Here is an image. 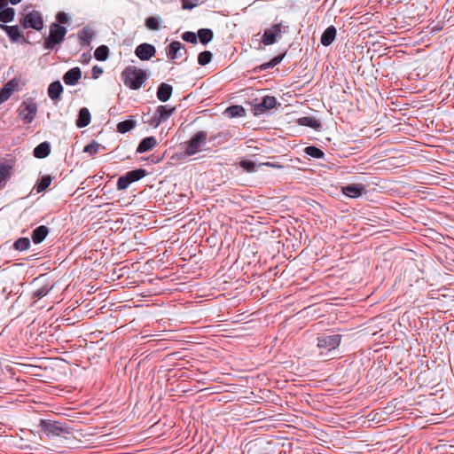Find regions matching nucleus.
Here are the masks:
<instances>
[{"mask_svg": "<svg viewBox=\"0 0 454 454\" xmlns=\"http://www.w3.org/2000/svg\"><path fill=\"white\" fill-rule=\"evenodd\" d=\"M74 371H76V368L73 369L65 358L59 356V415L63 414L61 411L63 408L60 406L64 404V402L72 404L77 401L80 393L77 388L60 383V381L63 383L72 382Z\"/></svg>", "mask_w": 454, "mask_h": 454, "instance_id": "obj_1", "label": "nucleus"}, {"mask_svg": "<svg viewBox=\"0 0 454 454\" xmlns=\"http://www.w3.org/2000/svg\"><path fill=\"white\" fill-rule=\"evenodd\" d=\"M63 416H66L64 412ZM59 415V449H75L79 447V440L74 435V432H79L75 429L76 426L74 421L67 419L66 417Z\"/></svg>", "mask_w": 454, "mask_h": 454, "instance_id": "obj_2", "label": "nucleus"}, {"mask_svg": "<svg viewBox=\"0 0 454 454\" xmlns=\"http://www.w3.org/2000/svg\"><path fill=\"white\" fill-rule=\"evenodd\" d=\"M121 75L124 84L131 90L140 89L149 76L146 71L135 66L127 67Z\"/></svg>", "mask_w": 454, "mask_h": 454, "instance_id": "obj_3", "label": "nucleus"}, {"mask_svg": "<svg viewBox=\"0 0 454 454\" xmlns=\"http://www.w3.org/2000/svg\"><path fill=\"white\" fill-rule=\"evenodd\" d=\"M207 137L208 134L205 130H200L194 133L191 138L184 144V155L190 157L200 153L208 140Z\"/></svg>", "mask_w": 454, "mask_h": 454, "instance_id": "obj_4", "label": "nucleus"}, {"mask_svg": "<svg viewBox=\"0 0 454 454\" xmlns=\"http://www.w3.org/2000/svg\"><path fill=\"white\" fill-rule=\"evenodd\" d=\"M147 172L144 168H137L128 171L124 175L119 176L117 180V190L122 191L127 189L130 184L139 181L146 176Z\"/></svg>", "mask_w": 454, "mask_h": 454, "instance_id": "obj_5", "label": "nucleus"}, {"mask_svg": "<svg viewBox=\"0 0 454 454\" xmlns=\"http://www.w3.org/2000/svg\"><path fill=\"white\" fill-rule=\"evenodd\" d=\"M287 32V25H283L282 23L274 24L270 28L264 30L262 37V43L264 45L274 44L278 39L281 37V34Z\"/></svg>", "mask_w": 454, "mask_h": 454, "instance_id": "obj_6", "label": "nucleus"}, {"mask_svg": "<svg viewBox=\"0 0 454 454\" xmlns=\"http://www.w3.org/2000/svg\"><path fill=\"white\" fill-rule=\"evenodd\" d=\"M281 104L273 96H265L261 102L252 104V112L254 115L259 116L266 112L280 106Z\"/></svg>", "mask_w": 454, "mask_h": 454, "instance_id": "obj_7", "label": "nucleus"}, {"mask_svg": "<svg viewBox=\"0 0 454 454\" xmlns=\"http://www.w3.org/2000/svg\"><path fill=\"white\" fill-rule=\"evenodd\" d=\"M341 341L340 334H320L317 338V347L320 349L332 351L336 349Z\"/></svg>", "mask_w": 454, "mask_h": 454, "instance_id": "obj_8", "label": "nucleus"}, {"mask_svg": "<svg viewBox=\"0 0 454 454\" xmlns=\"http://www.w3.org/2000/svg\"><path fill=\"white\" fill-rule=\"evenodd\" d=\"M21 24L26 28H34L35 30H41L43 27V17L37 11H32L27 13L21 20Z\"/></svg>", "mask_w": 454, "mask_h": 454, "instance_id": "obj_9", "label": "nucleus"}, {"mask_svg": "<svg viewBox=\"0 0 454 454\" xmlns=\"http://www.w3.org/2000/svg\"><path fill=\"white\" fill-rule=\"evenodd\" d=\"M20 117L22 119L24 123L29 124L33 121L35 119V116L37 112V106L36 104L30 101V102H23L20 108Z\"/></svg>", "mask_w": 454, "mask_h": 454, "instance_id": "obj_10", "label": "nucleus"}, {"mask_svg": "<svg viewBox=\"0 0 454 454\" xmlns=\"http://www.w3.org/2000/svg\"><path fill=\"white\" fill-rule=\"evenodd\" d=\"M176 111V107H169L168 105L159 106L154 112V120L151 121L152 127H158L163 121L168 119Z\"/></svg>", "mask_w": 454, "mask_h": 454, "instance_id": "obj_11", "label": "nucleus"}, {"mask_svg": "<svg viewBox=\"0 0 454 454\" xmlns=\"http://www.w3.org/2000/svg\"><path fill=\"white\" fill-rule=\"evenodd\" d=\"M156 53V49L153 44L143 43L136 50V56L141 60H149Z\"/></svg>", "mask_w": 454, "mask_h": 454, "instance_id": "obj_12", "label": "nucleus"}, {"mask_svg": "<svg viewBox=\"0 0 454 454\" xmlns=\"http://www.w3.org/2000/svg\"><path fill=\"white\" fill-rule=\"evenodd\" d=\"M341 192L351 199H356L365 193V186L362 184H351L341 187Z\"/></svg>", "mask_w": 454, "mask_h": 454, "instance_id": "obj_13", "label": "nucleus"}, {"mask_svg": "<svg viewBox=\"0 0 454 454\" xmlns=\"http://www.w3.org/2000/svg\"><path fill=\"white\" fill-rule=\"evenodd\" d=\"M96 35L95 30L90 26H85L79 33L78 39L80 44L83 47H90L93 37Z\"/></svg>", "mask_w": 454, "mask_h": 454, "instance_id": "obj_14", "label": "nucleus"}, {"mask_svg": "<svg viewBox=\"0 0 454 454\" xmlns=\"http://www.w3.org/2000/svg\"><path fill=\"white\" fill-rule=\"evenodd\" d=\"M182 51L186 52L184 45L178 41H174L168 47L167 56L169 59L174 60L182 57Z\"/></svg>", "mask_w": 454, "mask_h": 454, "instance_id": "obj_15", "label": "nucleus"}, {"mask_svg": "<svg viewBox=\"0 0 454 454\" xmlns=\"http://www.w3.org/2000/svg\"><path fill=\"white\" fill-rule=\"evenodd\" d=\"M232 137V134L230 130H223L219 131L215 134H211L208 136V142L212 143L213 145H222L227 141H229Z\"/></svg>", "mask_w": 454, "mask_h": 454, "instance_id": "obj_16", "label": "nucleus"}, {"mask_svg": "<svg viewBox=\"0 0 454 454\" xmlns=\"http://www.w3.org/2000/svg\"><path fill=\"white\" fill-rule=\"evenodd\" d=\"M82 76V71L79 67H75L69 69L64 75L63 81L67 85H75Z\"/></svg>", "mask_w": 454, "mask_h": 454, "instance_id": "obj_17", "label": "nucleus"}, {"mask_svg": "<svg viewBox=\"0 0 454 454\" xmlns=\"http://www.w3.org/2000/svg\"><path fill=\"white\" fill-rule=\"evenodd\" d=\"M173 87L166 82H161L157 88L156 96L161 102H167L172 96Z\"/></svg>", "mask_w": 454, "mask_h": 454, "instance_id": "obj_18", "label": "nucleus"}, {"mask_svg": "<svg viewBox=\"0 0 454 454\" xmlns=\"http://www.w3.org/2000/svg\"><path fill=\"white\" fill-rule=\"evenodd\" d=\"M0 29L7 34L12 42H18L20 39L23 38L18 26H8L0 23Z\"/></svg>", "mask_w": 454, "mask_h": 454, "instance_id": "obj_19", "label": "nucleus"}, {"mask_svg": "<svg viewBox=\"0 0 454 454\" xmlns=\"http://www.w3.org/2000/svg\"><path fill=\"white\" fill-rule=\"evenodd\" d=\"M337 30L336 27L333 25L329 26L322 34L320 42L321 43L327 47L331 45L336 38Z\"/></svg>", "mask_w": 454, "mask_h": 454, "instance_id": "obj_20", "label": "nucleus"}, {"mask_svg": "<svg viewBox=\"0 0 454 454\" xmlns=\"http://www.w3.org/2000/svg\"><path fill=\"white\" fill-rule=\"evenodd\" d=\"M42 432L48 437L57 435V421L42 419L40 421Z\"/></svg>", "mask_w": 454, "mask_h": 454, "instance_id": "obj_21", "label": "nucleus"}, {"mask_svg": "<svg viewBox=\"0 0 454 454\" xmlns=\"http://www.w3.org/2000/svg\"><path fill=\"white\" fill-rule=\"evenodd\" d=\"M157 144L156 138L154 137H146L143 138L138 146L137 148V153H143L152 150Z\"/></svg>", "mask_w": 454, "mask_h": 454, "instance_id": "obj_22", "label": "nucleus"}, {"mask_svg": "<svg viewBox=\"0 0 454 454\" xmlns=\"http://www.w3.org/2000/svg\"><path fill=\"white\" fill-rule=\"evenodd\" d=\"M90 113L87 107H82L80 109L78 113V116L76 119V126L78 128H84L88 126L90 122Z\"/></svg>", "mask_w": 454, "mask_h": 454, "instance_id": "obj_23", "label": "nucleus"}, {"mask_svg": "<svg viewBox=\"0 0 454 454\" xmlns=\"http://www.w3.org/2000/svg\"><path fill=\"white\" fill-rule=\"evenodd\" d=\"M297 122L301 126L309 127L315 130H319L322 127L321 122L312 116L301 117L298 119Z\"/></svg>", "mask_w": 454, "mask_h": 454, "instance_id": "obj_24", "label": "nucleus"}, {"mask_svg": "<svg viewBox=\"0 0 454 454\" xmlns=\"http://www.w3.org/2000/svg\"><path fill=\"white\" fill-rule=\"evenodd\" d=\"M57 45V20L50 27V35L44 43L46 49H53Z\"/></svg>", "mask_w": 454, "mask_h": 454, "instance_id": "obj_25", "label": "nucleus"}, {"mask_svg": "<svg viewBox=\"0 0 454 454\" xmlns=\"http://www.w3.org/2000/svg\"><path fill=\"white\" fill-rule=\"evenodd\" d=\"M51 153V145L48 142L39 144L33 152L35 158L43 159L47 157Z\"/></svg>", "mask_w": 454, "mask_h": 454, "instance_id": "obj_26", "label": "nucleus"}, {"mask_svg": "<svg viewBox=\"0 0 454 454\" xmlns=\"http://www.w3.org/2000/svg\"><path fill=\"white\" fill-rule=\"evenodd\" d=\"M48 232L49 230L45 225L36 227L32 232V239L34 243H41L46 238Z\"/></svg>", "mask_w": 454, "mask_h": 454, "instance_id": "obj_27", "label": "nucleus"}, {"mask_svg": "<svg viewBox=\"0 0 454 454\" xmlns=\"http://www.w3.org/2000/svg\"><path fill=\"white\" fill-rule=\"evenodd\" d=\"M225 114L230 118L244 117L246 110L242 106L233 105L226 108Z\"/></svg>", "mask_w": 454, "mask_h": 454, "instance_id": "obj_28", "label": "nucleus"}, {"mask_svg": "<svg viewBox=\"0 0 454 454\" xmlns=\"http://www.w3.org/2000/svg\"><path fill=\"white\" fill-rule=\"evenodd\" d=\"M214 36V33L210 28H200L198 30L197 38L202 44H207Z\"/></svg>", "mask_w": 454, "mask_h": 454, "instance_id": "obj_29", "label": "nucleus"}, {"mask_svg": "<svg viewBox=\"0 0 454 454\" xmlns=\"http://www.w3.org/2000/svg\"><path fill=\"white\" fill-rule=\"evenodd\" d=\"M15 11L12 7H4L0 11V21L3 23H9L13 20Z\"/></svg>", "mask_w": 454, "mask_h": 454, "instance_id": "obj_30", "label": "nucleus"}, {"mask_svg": "<svg viewBox=\"0 0 454 454\" xmlns=\"http://www.w3.org/2000/svg\"><path fill=\"white\" fill-rule=\"evenodd\" d=\"M136 121L132 120V119H128V120H125V121H120L118 124H117V131L120 132V133H127L129 131H130L132 129H134L136 127Z\"/></svg>", "mask_w": 454, "mask_h": 454, "instance_id": "obj_31", "label": "nucleus"}, {"mask_svg": "<svg viewBox=\"0 0 454 454\" xmlns=\"http://www.w3.org/2000/svg\"><path fill=\"white\" fill-rule=\"evenodd\" d=\"M304 153L314 159H323L325 153L315 145H309L304 148Z\"/></svg>", "mask_w": 454, "mask_h": 454, "instance_id": "obj_32", "label": "nucleus"}, {"mask_svg": "<svg viewBox=\"0 0 454 454\" xmlns=\"http://www.w3.org/2000/svg\"><path fill=\"white\" fill-rule=\"evenodd\" d=\"M145 25L149 30H159L160 27V18L159 16H150L145 19Z\"/></svg>", "mask_w": 454, "mask_h": 454, "instance_id": "obj_33", "label": "nucleus"}, {"mask_svg": "<svg viewBox=\"0 0 454 454\" xmlns=\"http://www.w3.org/2000/svg\"><path fill=\"white\" fill-rule=\"evenodd\" d=\"M109 55V48L106 45L98 46L94 51V57L98 61H105Z\"/></svg>", "mask_w": 454, "mask_h": 454, "instance_id": "obj_34", "label": "nucleus"}, {"mask_svg": "<svg viewBox=\"0 0 454 454\" xmlns=\"http://www.w3.org/2000/svg\"><path fill=\"white\" fill-rule=\"evenodd\" d=\"M51 183V177L50 176H42L36 183L35 188L38 192L46 190Z\"/></svg>", "mask_w": 454, "mask_h": 454, "instance_id": "obj_35", "label": "nucleus"}, {"mask_svg": "<svg viewBox=\"0 0 454 454\" xmlns=\"http://www.w3.org/2000/svg\"><path fill=\"white\" fill-rule=\"evenodd\" d=\"M262 164L256 165L254 161L250 160H242L239 162V166L241 168H243L245 171L248 173H252L257 170V168L260 167Z\"/></svg>", "mask_w": 454, "mask_h": 454, "instance_id": "obj_36", "label": "nucleus"}, {"mask_svg": "<svg viewBox=\"0 0 454 454\" xmlns=\"http://www.w3.org/2000/svg\"><path fill=\"white\" fill-rule=\"evenodd\" d=\"M30 247V240L27 238H20L13 243V247L19 251H25Z\"/></svg>", "mask_w": 454, "mask_h": 454, "instance_id": "obj_37", "label": "nucleus"}, {"mask_svg": "<svg viewBox=\"0 0 454 454\" xmlns=\"http://www.w3.org/2000/svg\"><path fill=\"white\" fill-rule=\"evenodd\" d=\"M10 177V167L6 165H0V189H2L7 179Z\"/></svg>", "mask_w": 454, "mask_h": 454, "instance_id": "obj_38", "label": "nucleus"}, {"mask_svg": "<svg viewBox=\"0 0 454 454\" xmlns=\"http://www.w3.org/2000/svg\"><path fill=\"white\" fill-rule=\"evenodd\" d=\"M100 148L104 149V146H102L100 144H98L96 141H92L89 145L84 146L83 152L89 153L90 155L96 154Z\"/></svg>", "mask_w": 454, "mask_h": 454, "instance_id": "obj_39", "label": "nucleus"}, {"mask_svg": "<svg viewBox=\"0 0 454 454\" xmlns=\"http://www.w3.org/2000/svg\"><path fill=\"white\" fill-rule=\"evenodd\" d=\"M212 53L208 51H204L198 55V63L200 66H206L212 60Z\"/></svg>", "mask_w": 454, "mask_h": 454, "instance_id": "obj_40", "label": "nucleus"}, {"mask_svg": "<svg viewBox=\"0 0 454 454\" xmlns=\"http://www.w3.org/2000/svg\"><path fill=\"white\" fill-rule=\"evenodd\" d=\"M75 322L72 321L70 317H65V316H59V332H64L62 326H68L74 325Z\"/></svg>", "mask_w": 454, "mask_h": 454, "instance_id": "obj_41", "label": "nucleus"}, {"mask_svg": "<svg viewBox=\"0 0 454 454\" xmlns=\"http://www.w3.org/2000/svg\"><path fill=\"white\" fill-rule=\"evenodd\" d=\"M184 41L191 43H197V34L194 32L187 31L182 35Z\"/></svg>", "mask_w": 454, "mask_h": 454, "instance_id": "obj_42", "label": "nucleus"}, {"mask_svg": "<svg viewBox=\"0 0 454 454\" xmlns=\"http://www.w3.org/2000/svg\"><path fill=\"white\" fill-rule=\"evenodd\" d=\"M12 94V89L3 87L0 90V102L1 104L6 101Z\"/></svg>", "mask_w": 454, "mask_h": 454, "instance_id": "obj_43", "label": "nucleus"}, {"mask_svg": "<svg viewBox=\"0 0 454 454\" xmlns=\"http://www.w3.org/2000/svg\"><path fill=\"white\" fill-rule=\"evenodd\" d=\"M49 97L54 101H57V81L52 82L48 89Z\"/></svg>", "mask_w": 454, "mask_h": 454, "instance_id": "obj_44", "label": "nucleus"}, {"mask_svg": "<svg viewBox=\"0 0 454 454\" xmlns=\"http://www.w3.org/2000/svg\"><path fill=\"white\" fill-rule=\"evenodd\" d=\"M71 16L64 12H59V25L70 24Z\"/></svg>", "mask_w": 454, "mask_h": 454, "instance_id": "obj_45", "label": "nucleus"}, {"mask_svg": "<svg viewBox=\"0 0 454 454\" xmlns=\"http://www.w3.org/2000/svg\"><path fill=\"white\" fill-rule=\"evenodd\" d=\"M286 54V51H284L283 53H280V54L275 56L274 58H272L270 59L272 66L275 67V66L278 65L284 59Z\"/></svg>", "mask_w": 454, "mask_h": 454, "instance_id": "obj_46", "label": "nucleus"}, {"mask_svg": "<svg viewBox=\"0 0 454 454\" xmlns=\"http://www.w3.org/2000/svg\"><path fill=\"white\" fill-rule=\"evenodd\" d=\"M67 34V28L64 26L59 25V46L64 41Z\"/></svg>", "mask_w": 454, "mask_h": 454, "instance_id": "obj_47", "label": "nucleus"}, {"mask_svg": "<svg viewBox=\"0 0 454 454\" xmlns=\"http://www.w3.org/2000/svg\"><path fill=\"white\" fill-rule=\"evenodd\" d=\"M92 78L97 79L102 74L103 69L98 66H94L91 70Z\"/></svg>", "mask_w": 454, "mask_h": 454, "instance_id": "obj_48", "label": "nucleus"}, {"mask_svg": "<svg viewBox=\"0 0 454 454\" xmlns=\"http://www.w3.org/2000/svg\"><path fill=\"white\" fill-rule=\"evenodd\" d=\"M182 7L185 10H191L195 7V4L190 3L188 0H182Z\"/></svg>", "mask_w": 454, "mask_h": 454, "instance_id": "obj_49", "label": "nucleus"}, {"mask_svg": "<svg viewBox=\"0 0 454 454\" xmlns=\"http://www.w3.org/2000/svg\"><path fill=\"white\" fill-rule=\"evenodd\" d=\"M154 120V114L151 116L148 114H144V116H143V121L145 123H148L149 125H151V121Z\"/></svg>", "mask_w": 454, "mask_h": 454, "instance_id": "obj_50", "label": "nucleus"}, {"mask_svg": "<svg viewBox=\"0 0 454 454\" xmlns=\"http://www.w3.org/2000/svg\"><path fill=\"white\" fill-rule=\"evenodd\" d=\"M18 82L14 79L9 81L4 87L12 89V91L13 92L15 87L17 86Z\"/></svg>", "mask_w": 454, "mask_h": 454, "instance_id": "obj_51", "label": "nucleus"}, {"mask_svg": "<svg viewBox=\"0 0 454 454\" xmlns=\"http://www.w3.org/2000/svg\"><path fill=\"white\" fill-rule=\"evenodd\" d=\"M273 67H274L272 66L270 60L269 62L263 63L262 65L260 66L261 70H268V69H270Z\"/></svg>", "mask_w": 454, "mask_h": 454, "instance_id": "obj_52", "label": "nucleus"}, {"mask_svg": "<svg viewBox=\"0 0 454 454\" xmlns=\"http://www.w3.org/2000/svg\"><path fill=\"white\" fill-rule=\"evenodd\" d=\"M8 4V0H0V11L6 7Z\"/></svg>", "mask_w": 454, "mask_h": 454, "instance_id": "obj_53", "label": "nucleus"}, {"mask_svg": "<svg viewBox=\"0 0 454 454\" xmlns=\"http://www.w3.org/2000/svg\"><path fill=\"white\" fill-rule=\"evenodd\" d=\"M45 294H46V293H44L43 290H38L35 293V296L38 298H41V297L44 296Z\"/></svg>", "mask_w": 454, "mask_h": 454, "instance_id": "obj_54", "label": "nucleus"}, {"mask_svg": "<svg viewBox=\"0 0 454 454\" xmlns=\"http://www.w3.org/2000/svg\"><path fill=\"white\" fill-rule=\"evenodd\" d=\"M262 165L270 166V167H273V168H281L280 165H278L275 163H270V162L262 163Z\"/></svg>", "mask_w": 454, "mask_h": 454, "instance_id": "obj_55", "label": "nucleus"}, {"mask_svg": "<svg viewBox=\"0 0 454 454\" xmlns=\"http://www.w3.org/2000/svg\"><path fill=\"white\" fill-rule=\"evenodd\" d=\"M82 58L84 59L82 62H85V63H88L90 61V55H86V54H83Z\"/></svg>", "mask_w": 454, "mask_h": 454, "instance_id": "obj_56", "label": "nucleus"}, {"mask_svg": "<svg viewBox=\"0 0 454 454\" xmlns=\"http://www.w3.org/2000/svg\"><path fill=\"white\" fill-rule=\"evenodd\" d=\"M63 91V86L61 85L60 82L59 81V97Z\"/></svg>", "mask_w": 454, "mask_h": 454, "instance_id": "obj_57", "label": "nucleus"}, {"mask_svg": "<svg viewBox=\"0 0 454 454\" xmlns=\"http://www.w3.org/2000/svg\"><path fill=\"white\" fill-rule=\"evenodd\" d=\"M12 4L15 5L20 3L22 0H8Z\"/></svg>", "mask_w": 454, "mask_h": 454, "instance_id": "obj_58", "label": "nucleus"}, {"mask_svg": "<svg viewBox=\"0 0 454 454\" xmlns=\"http://www.w3.org/2000/svg\"><path fill=\"white\" fill-rule=\"evenodd\" d=\"M50 328H51L53 330V332H55L57 330V326H53V323L50 324Z\"/></svg>", "mask_w": 454, "mask_h": 454, "instance_id": "obj_59", "label": "nucleus"}, {"mask_svg": "<svg viewBox=\"0 0 454 454\" xmlns=\"http://www.w3.org/2000/svg\"><path fill=\"white\" fill-rule=\"evenodd\" d=\"M153 162H159V161H160V159H159V158H158V159H154V160H153Z\"/></svg>", "mask_w": 454, "mask_h": 454, "instance_id": "obj_60", "label": "nucleus"}, {"mask_svg": "<svg viewBox=\"0 0 454 454\" xmlns=\"http://www.w3.org/2000/svg\"><path fill=\"white\" fill-rule=\"evenodd\" d=\"M153 162H159V161H160V159H159V158H158V159H154V160H153Z\"/></svg>", "mask_w": 454, "mask_h": 454, "instance_id": "obj_61", "label": "nucleus"}]
</instances>
